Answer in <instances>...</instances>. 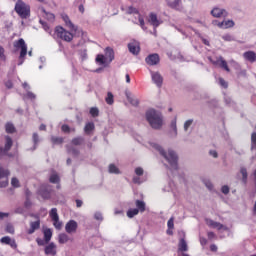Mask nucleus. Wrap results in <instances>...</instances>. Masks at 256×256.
<instances>
[{
    "instance_id": "f257e3e1",
    "label": "nucleus",
    "mask_w": 256,
    "mask_h": 256,
    "mask_svg": "<svg viewBox=\"0 0 256 256\" xmlns=\"http://www.w3.org/2000/svg\"><path fill=\"white\" fill-rule=\"evenodd\" d=\"M151 146L153 147V149L158 151L160 153V155H162V157H164V159H166V161L169 163L171 169H173L174 171H177V169H179V165L177 164L178 157H177V153H175V151L168 150V152H166L163 149V147H161V145H159L157 143H151Z\"/></svg>"
},
{
    "instance_id": "f03ea898",
    "label": "nucleus",
    "mask_w": 256,
    "mask_h": 256,
    "mask_svg": "<svg viewBox=\"0 0 256 256\" xmlns=\"http://www.w3.org/2000/svg\"><path fill=\"white\" fill-rule=\"evenodd\" d=\"M146 119L152 129H161L163 126V117L160 112H157L155 109H149L146 112Z\"/></svg>"
},
{
    "instance_id": "7ed1b4c3",
    "label": "nucleus",
    "mask_w": 256,
    "mask_h": 256,
    "mask_svg": "<svg viewBox=\"0 0 256 256\" xmlns=\"http://www.w3.org/2000/svg\"><path fill=\"white\" fill-rule=\"evenodd\" d=\"M113 59H115V51H113V48L107 47L105 49V55L98 54L96 56V63L107 67L109 63L113 62Z\"/></svg>"
},
{
    "instance_id": "20e7f679",
    "label": "nucleus",
    "mask_w": 256,
    "mask_h": 256,
    "mask_svg": "<svg viewBox=\"0 0 256 256\" xmlns=\"http://www.w3.org/2000/svg\"><path fill=\"white\" fill-rule=\"evenodd\" d=\"M14 11L19 15L21 19H27L31 17V6L23 2V0H18L15 4Z\"/></svg>"
},
{
    "instance_id": "39448f33",
    "label": "nucleus",
    "mask_w": 256,
    "mask_h": 256,
    "mask_svg": "<svg viewBox=\"0 0 256 256\" xmlns=\"http://www.w3.org/2000/svg\"><path fill=\"white\" fill-rule=\"evenodd\" d=\"M52 37L53 39H61L62 41H66V43H71L73 41V35L71 32L67 31L61 26H56Z\"/></svg>"
},
{
    "instance_id": "423d86ee",
    "label": "nucleus",
    "mask_w": 256,
    "mask_h": 256,
    "mask_svg": "<svg viewBox=\"0 0 256 256\" xmlns=\"http://www.w3.org/2000/svg\"><path fill=\"white\" fill-rule=\"evenodd\" d=\"M15 49H20L18 65H23L25 63V57H27V43L23 38L14 42Z\"/></svg>"
},
{
    "instance_id": "0eeeda50",
    "label": "nucleus",
    "mask_w": 256,
    "mask_h": 256,
    "mask_svg": "<svg viewBox=\"0 0 256 256\" xmlns=\"http://www.w3.org/2000/svg\"><path fill=\"white\" fill-rule=\"evenodd\" d=\"M12 147H13V138H11V136L9 135H6L4 148L0 147V159L1 157H5V155H8Z\"/></svg>"
},
{
    "instance_id": "6e6552de",
    "label": "nucleus",
    "mask_w": 256,
    "mask_h": 256,
    "mask_svg": "<svg viewBox=\"0 0 256 256\" xmlns=\"http://www.w3.org/2000/svg\"><path fill=\"white\" fill-rule=\"evenodd\" d=\"M127 15H138V21L141 29L144 31L147 30V27H145V19H143V16L140 15L139 10L133 6H129L127 11Z\"/></svg>"
},
{
    "instance_id": "1a4fd4ad",
    "label": "nucleus",
    "mask_w": 256,
    "mask_h": 256,
    "mask_svg": "<svg viewBox=\"0 0 256 256\" xmlns=\"http://www.w3.org/2000/svg\"><path fill=\"white\" fill-rule=\"evenodd\" d=\"M150 75H151L152 83H154L156 87L161 89V87H163V76L161 75V73L150 71Z\"/></svg>"
},
{
    "instance_id": "9d476101",
    "label": "nucleus",
    "mask_w": 256,
    "mask_h": 256,
    "mask_svg": "<svg viewBox=\"0 0 256 256\" xmlns=\"http://www.w3.org/2000/svg\"><path fill=\"white\" fill-rule=\"evenodd\" d=\"M211 15H212V17H215L216 19H219L221 17H228L229 16V12H227V10H225L223 8L214 7L211 10Z\"/></svg>"
},
{
    "instance_id": "9b49d317",
    "label": "nucleus",
    "mask_w": 256,
    "mask_h": 256,
    "mask_svg": "<svg viewBox=\"0 0 256 256\" xmlns=\"http://www.w3.org/2000/svg\"><path fill=\"white\" fill-rule=\"evenodd\" d=\"M77 227H79V225L77 224V221L70 220L65 225V231L66 233L71 235V233H77Z\"/></svg>"
},
{
    "instance_id": "f8f14e48",
    "label": "nucleus",
    "mask_w": 256,
    "mask_h": 256,
    "mask_svg": "<svg viewBox=\"0 0 256 256\" xmlns=\"http://www.w3.org/2000/svg\"><path fill=\"white\" fill-rule=\"evenodd\" d=\"M148 23H150V25H152V27L156 29L157 27H159V25H161V23H163V21L157 17L155 12H151L149 14Z\"/></svg>"
},
{
    "instance_id": "ddd939ff",
    "label": "nucleus",
    "mask_w": 256,
    "mask_h": 256,
    "mask_svg": "<svg viewBox=\"0 0 256 256\" xmlns=\"http://www.w3.org/2000/svg\"><path fill=\"white\" fill-rule=\"evenodd\" d=\"M45 255H51L55 256L57 255V245H55L53 242L49 243L44 248Z\"/></svg>"
},
{
    "instance_id": "4468645a",
    "label": "nucleus",
    "mask_w": 256,
    "mask_h": 256,
    "mask_svg": "<svg viewBox=\"0 0 256 256\" xmlns=\"http://www.w3.org/2000/svg\"><path fill=\"white\" fill-rule=\"evenodd\" d=\"M147 65H159V61H160V58H159V54H150L146 57L145 59Z\"/></svg>"
},
{
    "instance_id": "2eb2a0df",
    "label": "nucleus",
    "mask_w": 256,
    "mask_h": 256,
    "mask_svg": "<svg viewBox=\"0 0 256 256\" xmlns=\"http://www.w3.org/2000/svg\"><path fill=\"white\" fill-rule=\"evenodd\" d=\"M213 65H219L221 69H224V71H227L229 73L231 69H229V66L227 65V61L222 58V56H219L216 61H212Z\"/></svg>"
},
{
    "instance_id": "dca6fc26",
    "label": "nucleus",
    "mask_w": 256,
    "mask_h": 256,
    "mask_svg": "<svg viewBox=\"0 0 256 256\" xmlns=\"http://www.w3.org/2000/svg\"><path fill=\"white\" fill-rule=\"evenodd\" d=\"M126 99L127 101L133 105V107H139V99L137 97L133 96L131 91L126 90L125 91Z\"/></svg>"
},
{
    "instance_id": "f3484780",
    "label": "nucleus",
    "mask_w": 256,
    "mask_h": 256,
    "mask_svg": "<svg viewBox=\"0 0 256 256\" xmlns=\"http://www.w3.org/2000/svg\"><path fill=\"white\" fill-rule=\"evenodd\" d=\"M41 228V220L30 222V228L27 230L28 235H33L38 229Z\"/></svg>"
},
{
    "instance_id": "a211bd4d",
    "label": "nucleus",
    "mask_w": 256,
    "mask_h": 256,
    "mask_svg": "<svg viewBox=\"0 0 256 256\" xmlns=\"http://www.w3.org/2000/svg\"><path fill=\"white\" fill-rule=\"evenodd\" d=\"M62 19H63L66 27H68V29H70V31H77L76 26L74 25L73 22H71V19H69V16L67 14H62Z\"/></svg>"
},
{
    "instance_id": "6ab92c4d",
    "label": "nucleus",
    "mask_w": 256,
    "mask_h": 256,
    "mask_svg": "<svg viewBox=\"0 0 256 256\" xmlns=\"http://www.w3.org/2000/svg\"><path fill=\"white\" fill-rule=\"evenodd\" d=\"M243 58L249 63H255L256 61V53L254 51H246L243 53Z\"/></svg>"
},
{
    "instance_id": "aec40b11",
    "label": "nucleus",
    "mask_w": 256,
    "mask_h": 256,
    "mask_svg": "<svg viewBox=\"0 0 256 256\" xmlns=\"http://www.w3.org/2000/svg\"><path fill=\"white\" fill-rule=\"evenodd\" d=\"M128 50L132 53V55H139V45L135 42H131L128 44Z\"/></svg>"
},
{
    "instance_id": "412c9836",
    "label": "nucleus",
    "mask_w": 256,
    "mask_h": 256,
    "mask_svg": "<svg viewBox=\"0 0 256 256\" xmlns=\"http://www.w3.org/2000/svg\"><path fill=\"white\" fill-rule=\"evenodd\" d=\"M178 251H181L182 253L185 251H189V246H187V241L185 238L180 239L178 243Z\"/></svg>"
},
{
    "instance_id": "4be33fe9",
    "label": "nucleus",
    "mask_w": 256,
    "mask_h": 256,
    "mask_svg": "<svg viewBox=\"0 0 256 256\" xmlns=\"http://www.w3.org/2000/svg\"><path fill=\"white\" fill-rule=\"evenodd\" d=\"M171 129L172 131L169 132V135L172 139H175L177 137V120L171 122Z\"/></svg>"
},
{
    "instance_id": "5701e85b",
    "label": "nucleus",
    "mask_w": 256,
    "mask_h": 256,
    "mask_svg": "<svg viewBox=\"0 0 256 256\" xmlns=\"http://www.w3.org/2000/svg\"><path fill=\"white\" fill-rule=\"evenodd\" d=\"M92 131H95V123L93 122L86 123L84 127V132L86 133V135H91Z\"/></svg>"
},
{
    "instance_id": "b1692460",
    "label": "nucleus",
    "mask_w": 256,
    "mask_h": 256,
    "mask_svg": "<svg viewBox=\"0 0 256 256\" xmlns=\"http://www.w3.org/2000/svg\"><path fill=\"white\" fill-rule=\"evenodd\" d=\"M69 241V235H67L66 233H61L58 235V243H60V245H65V243H67Z\"/></svg>"
},
{
    "instance_id": "393cba45",
    "label": "nucleus",
    "mask_w": 256,
    "mask_h": 256,
    "mask_svg": "<svg viewBox=\"0 0 256 256\" xmlns=\"http://www.w3.org/2000/svg\"><path fill=\"white\" fill-rule=\"evenodd\" d=\"M168 7L171 9L179 10V5L181 4V0H174L173 2L166 0Z\"/></svg>"
},
{
    "instance_id": "a878e982",
    "label": "nucleus",
    "mask_w": 256,
    "mask_h": 256,
    "mask_svg": "<svg viewBox=\"0 0 256 256\" xmlns=\"http://www.w3.org/2000/svg\"><path fill=\"white\" fill-rule=\"evenodd\" d=\"M51 237H53V231L51 228L45 229L44 230V240L46 243H49L51 241Z\"/></svg>"
},
{
    "instance_id": "bb28decb",
    "label": "nucleus",
    "mask_w": 256,
    "mask_h": 256,
    "mask_svg": "<svg viewBox=\"0 0 256 256\" xmlns=\"http://www.w3.org/2000/svg\"><path fill=\"white\" fill-rule=\"evenodd\" d=\"M231 27H235V22L233 20L222 21V29H231Z\"/></svg>"
},
{
    "instance_id": "cd10ccee",
    "label": "nucleus",
    "mask_w": 256,
    "mask_h": 256,
    "mask_svg": "<svg viewBox=\"0 0 256 256\" xmlns=\"http://www.w3.org/2000/svg\"><path fill=\"white\" fill-rule=\"evenodd\" d=\"M71 143L75 146L83 145V143H85V138H83L82 136L75 137L72 139Z\"/></svg>"
},
{
    "instance_id": "c85d7f7f",
    "label": "nucleus",
    "mask_w": 256,
    "mask_h": 256,
    "mask_svg": "<svg viewBox=\"0 0 256 256\" xmlns=\"http://www.w3.org/2000/svg\"><path fill=\"white\" fill-rule=\"evenodd\" d=\"M135 205L140 213H145V203L143 200H136Z\"/></svg>"
},
{
    "instance_id": "c756f323",
    "label": "nucleus",
    "mask_w": 256,
    "mask_h": 256,
    "mask_svg": "<svg viewBox=\"0 0 256 256\" xmlns=\"http://www.w3.org/2000/svg\"><path fill=\"white\" fill-rule=\"evenodd\" d=\"M49 181L50 183H53V184H59V182L61 181V178H59V175L57 173H52L49 177Z\"/></svg>"
},
{
    "instance_id": "7c9ffc66",
    "label": "nucleus",
    "mask_w": 256,
    "mask_h": 256,
    "mask_svg": "<svg viewBox=\"0 0 256 256\" xmlns=\"http://www.w3.org/2000/svg\"><path fill=\"white\" fill-rule=\"evenodd\" d=\"M135 215H139V209H137V208H130L127 211V217H129V219H133V217H135Z\"/></svg>"
},
{
    "instance_id": "2f4dec72",
    "label": "nucleus",
    "mask_w": 256,
    "mask_h": 256,
    "mask_svg": "<svg viewBox=\"0 0 256 256\" xmlns=\"http://www.w3.org/2000/svg\"><path fill=\"white\" fill-rule=\"evenodd\" d=\"M5 131H6V133H10V134L15 133V131H16L15 125H13V123H11V122L6 123Z\"/></svg>"
},
{
    "instance_id": "473e14b6",
    "label": "nucleus",
    "mask_w": 256,
    "mask_h": 256,
    "mask_svg": "<svg viewBox=\"0 0 256 256\" xmlns=\"http://www.w3.org/2000/svg\"><path fill=\"white\" fill-rule=\"evenodd\" d=\"M67 151L68 153H70V155H73L74 157L79 156V149L73 146H67Z\"/></svg>"
},
{
    "instance_id": "72a5a7b5",
    "label": "nucleus",
    "mask_w": 256,
    "mask_h": 256,
    "mask_svg": "<svg viewBox=\"0 0 256 256\" xmlns=\"http://www.w3.org/2000/svg\"><path fill=\"white\" fill-rule=\"evenodd\" d=\"M49 215H50V218L52 219V221H57L59 219V214L57 213V208H52Z\"/></svg>"
},
{
    "instance_id": "f704fd0d",
    "label": "nucleus",
    "mask_w": 256,
    "mask_h": 256,
    "mask_svg": "<svg viewBox=\"0 0 256 256\" xmlns=\"http://www.w3.org/2000/svg\"><path fill=\"white\" fill-rule=\"evenodd\" d=\"M32 141L34 143V146L32 148V151H35L37 149V145H39V134L33 133L32 135Z\"/></svg>"
},
{
    "instance_id": "c9c22d12",
    "label": "nucleus",
    "mask_w": 256,
    "mask_h": 256,
    "mask_svg": "<svg viewBox=\"0 0 256 256\" xmlns=\"http://www.w3.org/2000/svg\"><path fill=\"white\" fill-rule=\"evenodd\" d=\"M108 171H109V173H112L114 175H119V173H121V171H119V168H117V166H115V164H110Z\"/></svg>"
},
{
    "instance_id": "e433bc0d",
    "label": "nucleus",
    "mask_w": 256,
    "mask_h": 256,
    "mask_svg": "<svg viewBox=\"0 0 256 256\" xmlns=\"http://www.w3.org/2000/svg\"><path fill=\"white\" fill-rule=\"evenodd\" d=\"M9 175H10L9 170L4 169V168L1 167V165H0V179H3V178H5V177H9Z\"/></svg>"
},
{
    "instance_id": "4c0bfd02",
    "label": "nucleus",
    "mask_w": 256,
    "mask_h": 256,
    "mask_svg": "<svg viewBox=\"0 0 256 256\" xmlns=\"http://www.w3.org/2000/svg\"><path fill=\"white\" fill-rule=\"evenodd\" d=\"M194 120L193 119H188L184 122V131L187 132L191 128V125H193Z\"/></svg>"
},
{
    "instance_id": "58836bf2",
    "label": "nucleus",
    "mask_w": 256,
    "mask_h": 256,
    "mask_svg": "<svg viewBox=\"0 0 256 256\" xmlns=\"http://www.w3.org/2000/svg\"><path fill=\"white\" fill-rule=\"evenodd\" d=\"M51 141H52L53 145H61V143H63V137L52 136Z\"/></svg>"
},
{
    "instance_id": "ea45409f",
    "label": "nucleus",
    "mask_w": 256,
    "mask_h": 256,
    "mask_svg": "<svg viewBox=\"0 0 256 256\" xmlns=\"http://www.w3.org/2000/svg\"><path fill=\"white\" fill-rule=\"evenodd\" d=\"M105 101H106L107 105H113V103H114L113 93L108 92Z\"/></svg>"
},
{
    "instance_id": "a19ab883",
    "label": "nucleus",
    "mask_w": 256,
    "mask_h": 256,
    "mask_svg": "<svg viewBox=\"0 0 256 256\" xmlns=\"http://www.w3.org/2000/svg\"><path fill=\"white\" fill-rule=\"evenodd\" d=\"M52 221L55 229H57L58 231H61L63 227V222L59 221V218L57 220H52Z\"/></svg>"
},
{
    "instance_id": "79ce46f5",
    "label": "nucleus",
    "mask_w": 256,
    "mask_h": 256,
    "mask_svg": "<svg viewBox=\"0 0 256 256\" xmlns=\"http://www.w3.org/2000/svg\"><path fill=\"white\" fill-rule=\"evenodd\" d=\"M36 98L37 96L31 91H27L26 95L24 96V99H30L31 101H35Z\"/></svg>"
},
{
    "instance_id": "37998d69",
    "label": "nucleus",
    "mask_w": 256,
    "mask_h": 256,
    "mask_svg": "<svg viewBox=\"0 0 256 256\" xmlns=\"http://www.w3.org/2000/svg\"><path fill=\"white\" fill-rule=\"evenodd\" d=\"M90 115L92 117H99V108L97 107L90 108Z\"/></svg>"
},
{
    "instance_id": "c03bdc74",
    "label": "nucleus",
    "mask_w": 256,
    "mask_h": 256,
    "mask_svg": "<svg viewBox=\"0 0 256 256\" xmlns=\"http://www.w3.org/2000/svg\"><path fill=\"white\" fill-rule=\"evenodd\" d=\"M240 172H241V175H242L243 183H247V177H248L247 169L246 168H241Z\"/></svg>"
},
{
    "instance_id": "a18cd8bd",
    "label": "nucleus",
    "mask_w": 256,
    "mask_h": 256,
    "mask_svg": "<svg viewBox=\"0 0 256 256\" xmlns=\"http://www.w3.org/2000/svg\"><path fill=\"white\" fill-rule=\"evenodd\" d=\"M217 223L212 219H206V225H208V227H211L212 229H215L217 227Z\"/></svg>"
},
{
    "instance_id": "49530a36",
    "label": "nucleus",
    "mask_w": 256,
    "mask_h": 256,
    "mask_svg": "<svg viewBox=\"0 0 256 256\" xmlns=\"http://www.w3.org/2000/svg\"><path fill=\"white\" fill-rule=\"evenodd\" d=\"M230 64L236 71H241V64H239L237 61L231 60Z\"/></svg>"
},
{
    "instance_id": "de8ad7c7",
    "label": "nucleus",
    "mask_w": 256,
    "mask_h": 256,
    "mask_svg": "<svg viewBox=\"0 0 256 256\" xmlns=\"http://www.w3.org/2000/svg\"><path fill=\"white\" fill-rule=\"evenodd\" d=\"M10 242H11V237L9 236H4L0 239V243H2L3 245H9Z\"/></svg>"
},
{
    "instance_id": "09e8293b",
    "label": "nucleus",
    "mask_w": 256,
    "mask_h": 256,
    "mask_svg": "<svg viewBox=\"0 0 256 256\" xmlns=\"http://www.w3.org/2000/svg\"><path fill=\"white\" fill-rule=\"evenodd\" d=\"M14 213L16 215H23V213H25V208H23V206H18L15 208Z\"/></svg>"
},
{
    "instance_id": "8fccbe9b",
    "label": "nucleus",
    "mask_w": 256,
    "mask_h": 256,
    "mask_svg": "<svg viewBox=\"0 0 256 256\" xmlns=\"http://www.w3.org/2000/svg\"><path fill=\"white\" fill-rule=\"evenodd\" d=\"M6 233H10V235H14L15 227H13L11 224L6 225Z\"/></svg>"
},
{
    "instance_id": "3c124183",
    "label": "nucleus",
    "mask_w": 256,
    "mask_h": 256,
    "mask_svg": "<svg viewBox=\"0 0 256 256\" xmlns=\"http://www.w3.org/2000/svg\"><path fill=\"white\" fill-rule=\"evenodd\" d=\"M40 23L42 24L44 31H46L47 33H49L51 35L49 24H47V22H45L43 20H40Z\"/></svg>"
},
{
    "instance_id": "603ef678",
    "label": "nucleus",
    "mask_w": 256,
    "mask_h": 256,
    "mask_svg": "<svg viewBox=\"0 0 256 256\" xmlns=\"http://www.w3.org/2000/svg\"><path fill=\"white\" fill-rule=\"evenodd\" d=\"M215 229H217L218 231H221V229H223V231H229V228L227 226H225L219 222L216 224Z\"/></svg>"
},
{
    "instance_id": "864d4df0",
    "label": "nucleus",
    "mask_w": 256,
    "mask_h": 256,
    "mask_svg": "<svg viewBox=\"0 0 256 256\" xmlns=\"http://www.w3.org/2000/svg\"><path fill=\"white\" fill-rule=\"evenodd\" d=\"M212 25H214V27H219V29H223V21L213 20Z\"/></svg>"
},
{
    "instance_id": "5fc2aeb1",
    "label": "nucleus",
    "mask_w": 256,
    "mask_h": 256,
    "mask_svg": "<svg viewBox=\"0 0 256 256\" xmlns=\"http://www.w3.org/2000/svg\"><path fill=\"white\" fill-rule=\"evenodd\" d=\"M251 141H252L251 149H256V132L252 133Z\"/></svg>"
},
{
    "instance_id": "6e6d98bb",
    "label": "nucleus",
    "mask_w": 256,
    "mask_h": 256,
    "mask_svg": "<svg viewBox=\"0 0 256 256\" xmlns=\"http://www.w3.org/2000/svg\"><path fill=\"white\" fill-rule=\"evenodd\" d=\"M204 185H205V187H207V189H208L209 191H213V183H211V181L205 180V181H204Z\"/></svg>"
},
{
    "instance_id": "4d7b16f0",
    "label": "nucleus",
    "mask_w": 256,
    "mask_h": 256,
    "mask_svg": "<svg viewBox=\"0 0 256 256\" xmlns=\"http://www.w3.org/2000/svg\"><path fill=\"white\" fill-rule=\"evenodd\" d=\"M219 85H221V87H223L224 89H227V87H229L227 81H225V79L223 78H219Z\"/></svg>"
},
{
    "instance_id": "13d9d810",
    "label": "nucleus",
    "mask_w": 256,
    "mask_h": 256,
    "mask_svg": "<svg viewBox=\"0 0 256 256\" xmlns=\"http://www.w3.org/2000/svg\"><path fill=\"white\" fill-rule=\"evenodd\" d=\"M167 227H168V229H173V228L175 227L173 217H171V218L168 220V222H167Z\"/></svg>"
},
{
    "instance_id": "bf43d9fd",
    "label": "nucleus",
    "mask_w": 256,
    "mask_h": 256,
    "mask_svg": "<svg viewBox=\"0 0 256 256\" xmlns=\"http://www.w3.org/2000/svg\"><path fill=\"white\" fill-rule=\"evenodd\" d=\"M11 185H12V187H19V185H20V183H19V179H17V178H12L11 179Z\"/></svg>"
},
{
    "instance_id": "052dcab7",
    "label": "nucleus",
    "mask_w": 256,
    "mask_h": 256,
    "mask_svg": "<svg viewBox=\"0 0 256 256\" xmlns=\"http://www.w3.org/2000/svg\"><path fill=\"white\" fill-rule=\"evenodd\" d=\"M94 218L96 219V221H103V214H101V212H96L94 214Z\"/></svg>"
},
{
    "instance_id": "680f3d73",
    "label": "nucleus",
    "mask_w": 256,
    "mask_h": 256,
    "mask_svg": "<svg viewBox=\"0 0 256 256\" xmlns=\"http://www.w3.org/2000/svg\"><path fill=\"white\" fill-rule=\"evenodd\" d=\"M36 243H37V245H39L40 247H43L44 245L47 244V242L45 241V239L43 240V239H41V238H37V239H36Z\"/></svg>"
},
{
    "instance_id": "e2e57ef3",
    "label": "nucleus",
    "mask_w": 256,
    "mask_h": 256,
    "mask_svg": "<svg viewBox=\"0 0 256 256\" xmlns=\"http://www.w3.org/2000/svg\"><path fill=\"white\" fill-rule=\"evenodd\" d=\"M221 192H222L224 195H229V186H227V185L222 186Z\"/></svg>"
},
{
    "instance_id": "0e129e2a",
    "label": "nucleus",
    "mask_w": 256,
    "mask_h": 256,
    "mask_svg": "<svg viewBox=\"0 0 256 256\" xmlns=\"http://www.w3.org/2000/svg\"><path fill=\"white\" fill-rule=\"evenodd\" d=\"M40 195L43 197V199H49V197H51L49 191H41Z\"/></svg>"
},
{
    "instance_id": "69168bd1",
    "label": "nucleus",
    "mask_w": 256,
    "mask_h": 256,
    "mask_svg": "<svg viewBox=\"0 0 256 256\" xmlns=\"http://www.w3.org/2000/svg\"><path fill=\"white\" fill-rule=\"evenodd\" d=\"M135 173H136V175H137L138 177H141V175H143V173H144L143 168L137 167V168L135 169Z\"/></svg>"
},
{
    "instance_id": "338daca9",
    "label": "nucleus",
    "mask_w": 256,
    "mask_h": 256,
    "mask_svg": "<svg viewBox=\"0 0 256 256\" xmlns=\"http://www.w3.org/2000/svg\"><path fill=\"white\" fill-rule=\"evenodd\" d=\"M222 39L224 41H234L235 39L233 38V36L229 35V34H226L224 36H222Z\"/></svg>"
},
{
    "instance_id": "774afa93",
    "label": "nucleus",
    "mask_w": 256,
    "mask_h": 256,
    "mask_svg": "<svg viewBox=\"0 0 256 256\" xmlns=\"http://www.w3.org/2000/svg\"><path fill=\"white\" fill-rule=\"evenodd\" d=\"M8 245H10L12 249H17V242L15 241V239H11Z\"/></svg>"
}]
</instances>
